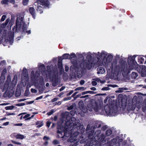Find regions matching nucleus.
<instances>
[{
    "label": "nucleus",
    "instance_id": "f257e3e1",
    "mask_svg": "<svg viewBox=\"0 0 146 146\" xmlns=\"http://www.w3.org/2000/svg\"><path fill=\"white\" fill-rule=\"evenodd\" d=\"M89 125H88L86 131L87 133L90 132L88 134L89 141L90 142L88 143L84 146H100L103 143L104 135L101 134V131L98 130L94 134V131L90 129Z\"/></svg>",
    "mask_w": 146,
    "mask_h": 146
},
{
    "label": "nucleus",
    "instance_id": "f03ea898",
    "mask_svg": "<svg viewBox=\"0 0 146 146\" xmlns=\"http://www.w3.org/2000/svg\"><path fill=\"white\" fill-rule=\"evenodd\" d=\"M135 56H131L128 57L127 62L129 67L127 68V65L125 63L121 65L119 67V71L121 72L123 76L125 75L126 73H128L130 71L138 67V65L135 60Z\"/></svg>",
    "mask_w": 146,
    "mask_h": 146
},
{
    "label": "nucleus",
    "instance_id": "7ed1b4c3",
    "mask_svg": "<svg viewBox=\"0 0 146 146\" xmlns=\"http://www.w3.org/2000/svg\"><path fill=\"white\" fill-rule=\"evenodd\" d=\"M93 109L95 112H98L99 114H103L104 113L103 104L96 102L95 101L88 104L87 108H83L82 110L84 113H85L87 111V110L92 111Z\"/></svg>",
    "mask_w": 146,
    "mask_h": 146
},
{
    "label": "nucleus",
    "instance_id": "20e7f679",
    "mask_svg": "<svg viewBox=\"0 0 146 146\" xmlns=\"http://www.w3.org/2000/svg\"><path fill=\"white\" fill-rule=\"evenodd\" d=\"M31 80L36 88L41 87V90L43 91V86L44 84V79L42 76H40V74L38 71H36L35 74L34 71H32Z\"/></svg>",
    "mask_w": 146,
    "mask_h": 146
},
{
    "label": "nucleus",
    "instance_id": "39448f33",
    "mask_svg": "<svg viewBox=\"0 0 146 146\" xmlns=\"http://www.w3.org/2000/svg\"><path fill=\"white\" fill-rule=\"evenodd\" d=\"M24 16L19 14L17 16L16 23V32H18L21 28L24 31L27 29V25L24 22Z\"/></svg>",
    "mask_w": 146,
    "mask_h": 146
},
{
    "label": "nucleus",
    "instance_id": "423d86ee",
    "mask_svg": "<svg viewBox=\"0 0 146 146\" xmlns=\"http://www.w3.org/2000/svg\"><path fill=\"white\" fill-rule=\"evenodd\" d=\"M48 74L46 73V76H50L51 80L52 85L53 86H56L59 83L58 77V73L57 70L51 72H48Z\"/></svg>",
    "mask_w": 146,
    "mask_h": 146
},
{
    "label": "nucleus",
    "instance_id": "0eeeda50",
    "mask_svg": "<svg viewBox=\"0 0 146 146\" xmlns=\"http://www.w3.org/2000/svg\"><path fill=\"white\" fill-rule=\"evenodd\" d=\"M92 55L93 56L94 55L96 57L98 58L100 56V53L99 52H98V53L97 54L93 53L92 54H91L90 52L88 53V54L87 55L86 57V58L88 60V62L86 63V65L84 64V68L86 67L88 69H90L93 66Z\"/></svg>",
    "mask_w": 146,
    "mask_h": 146
},
{
    "label": "nucleus",
    "instance_id": "6e6552de",
    "mask_svg": "<svg viewBox=\"0 0 146 146\" xmlns=\"http://www.w3.org/2000/svg\"><path fill=\"white\" fill-rule=\"evenodd\" d=\"M104 110L106 114L110 116L115 115L117 112L115 106H114L112 104L105 106L104 107Z\"/></svg>",
    "mask_w": 146,
    "mask_h": 146
},
{
    "label": "nucleus",
    "instance_id": "1a4fd4ad",
    "mask_svg": "<svg viewBox=\"0 0 146 146\" xmlns=\"http://www.w3.org/2000/svg\"><path fill=\"white\" fill-rule=\"evenodd\" d=\"M40 5L43 6L44 7H48L49 5V2L48 0H41ZM43 7L41 5L38 6L37 9V11L40 13H42Z\"/></svg>",
    "mask_w": 146,
    "mask_h": 146
},
{
    "label": "nucleus",
    "instance_id": "9d476101",
    "mask_svg": "<svg viewBox=\"0 0 146 146\" xmlns=\"http://www.w3.org/2000/svg\"><path fill=\"white\" fill-rule=\"evenodd\" d=\"M58 130H57V132L58 134H59L58 136L60 137L63 138L64 136L68 137L70 135V134L69 133L68 131L67 130H64V131L63 132L62 131V130H63V128L61 129H59L58 128Z\"/></svg>",
    "mask_w": 146,
    "mask_h": 146
},
{
    "label": "nucleus",
    "instance_id": "9b49d317",
    "mask_svg": "<svg viewBox=\"0 0 146 146\" xmlns=\"http://www.w3.org/2000/svg\"><path fill=\"white\" fill-rule=\"evenodd\" d=\"M45 66L43 64H42L39 66L38 68V69L39 71L42 72V74L43 76H44L45 74L46 75V73L47 74H48V72H51L52 71L50 70V67L49 66H47V70H46V71H45Z\"/></svg>",
    "mask_w": 146,
    "mask_h": 146
},
{
    "label": "nucleus",
    "instance_id": "f8f14e48",
    "mask_svg": "<svg viewBox=\"0 0 146 146\" xmlns=\"http://www.w3.org/2000/svg\"><path fill=\"white\" fill-rule=\"evenodd\" d=\"M70 141L71 143H74V144L72 145V146H76L77 143L78 142V140L76 139V137H74V138L72 137H70Z\"/></svg>",
    "mask_w": 146,
    "mask_h": 146
},
{
    "label": "nucleus",
    "instance_id": "ddd939ff",
    "mask_svg": "<svg viewBox=\"0 0 146 146\" xmlns=\"http://www.w3.org/2000/svg\"><path fill=\"white\" fill-rule=\"evenodd\" d=\"M23 75L25 77V78L26 81H28L29 80L28 75L27 73V69L25 68L23 69Z\"/></svg>",
    "mask_w": 146,
    "mask_h": 146
},
{
    "label": "nucleus",
    "instance_id": "4468645a",
    "mask_svg": "<svg viewBox=\"0 0 146 146\" xmlns=\"http://www.w3.org/2000/svg\"><path fill=\"white\" fill-rule=\"evenodd\" d=\"M109 65L111 68L112 69L113 68H116V70L118 68V67L116 66L117 62L115 60H113L112 63H110L108 64Z\"/></svg>",
    "mask_w": 146,
    "mask_h": 146
},
{
    "label": "nucleus",
    "instance_id": "2eb2a0df",
    "mask_svg": "<svg viewBox=\"0 0 146 146\" xmlns=\"http://www.w3.org/2000/svg\"><path fill=\"white\" fill-rule=\"evenodd\" d=\"M113 59L112 55L109 54H108L107 57L106 58V62L107 64L111 62Z\"/></svg>",
    "mask_w": 146,
    "mask_h": 146
},
{
    "label": "nucleus",
    "instance_id": "dca6fc26",
    "mask_svg": "<svg viewBox=\"0 0 146 146\" xmlns=\"http://www.w3.org/2000/svg\"><path fill=\"white\" fill-rule=\"evenodd\" d=\"M97 70L98 71L97 72L98 74H102L104 73L105 72V70L104 68L102 67L98 68Z\"/></svg>",
    "mask_w": 146,
    "mask_h": 146
},
{
    "label": "nucleus",
    "instance_id": "f3484780",
    "mask_svg": "<svg viewBox=\"0 0 146 146\" xmlns=\"http://www.w3.org/2000/svg\"><path fill=\"white\" fill-rule=\"evenodd\" d=\"M141 75L142 77H144L146 76V67L144 66L142 67Z\"/></svg>",
    "mask_w": 146,
    "mask_h": 146
},
{
    "label": "nucleus",
    "instance_id": "a211bd4d",
    "mask_svg": "<svg viewBox=\"0 0 146 146\" xmlns=\"http://www.w3.org/2000/svg\"><path fill=\"white\" fill-rule=\"evenodd\" d=\"M43 139L45 141L44 145L45 146L47 145L48 143V141L50 140V138L46 136H44L43 138Z\"/></svg>",
    "mask_w": 146,
    "mask_h": 146
},
{
    "label": "nucleus",
    "instance_id": "6ab92c4d",
    "mask_svg": "<svg viewBox=\"0 0 146 146\" xmlns=\"http://www.w3.org/2000/svg\"><path fill=\"white\" fill-rule=\"evenodd\" d=\"M29 11L30 13L32 15L34 19H35V9L33 7H30L29 9Z\"/></svg>",
    "mask_w": 146,
    "mask_h": 146
},
{
    "label": "nucleus",
    "instance_id": "aec40b11",
    "mask_svg": "<svg viewBox=\"0 0 146 146\" xmlns=\"http://www.w3.org/2000/svg\"><path fill=\"white\" fill-rule=\"evenodd\" d=\"M108 54L107 52L104 51H102L101 53V58L103 60L105 59Z\"/></svg>",
    "mask_w": 146,
    "mask_h": 146
},
{
    "label": "nucleus",
    "instance_id": "412c9836",
    "mask_svg": "<svg viewBox=\"0 0 146 146\" xmlns=\"http://www.w3.org/2000/svg\"><path fill=\"white\" fill-rule=\"evenodd\" d=\"M58 68L61 70L62 68V59L61 58H59L58 62Z\"/></svg>",
    "mask_w": 146,
    "mask_h": 146
},
{
    "label": "nucleus",
    "instance_id": "4be33fe9",
    "mask_svg": "<svg viewBox=\"0 0 146 146\" xmlns=\"http://www.w3.org/2000/svg\"><path fill=\"white\" fill-rule=\"evenodd\" d=\"M15 137L17 139H23L25 138V137L24 135L20 134L17 135L15 136Z\"/></svg>",
    "mask_w": 146,
    "mask_h": 146
},
{
    "label": "nucleus",
    "instance_id": "5701e85b",
    "mask_svg": "<svg viewBox=\"0 0 146 146\" xmlns=\"http://www.w3.org/2000/svg\"><path fill=\"white\" fill-rule=\"evenodd\" d=\"M36 124L37 125L36 127L37 128H39L43 125V123L42 121H37L36 122Z\"/></svg>",
    "mask_w": 146,
    "mask_h": 146
},
{
    "label": "nucleus",
    "instance_id": "b1692460",
    "mask_svg": "<svg viewBox=\"0 0 146 146\" xmlns=\"http://www.w3.org/2000/svg\"><path fill=\"white\" fill-rule=\"evenodd\" d=\"M70 58L71 60H75L76 59V56L74 54H72L70 56Z\"/></svg>",
    "mask_w": 146,
    "mask_h": 146
},
{
    "label": "nucleus",
    "instance_id": "393cba45",
    "mask_svg": "<svg viewBox=\"0 0 146 146\" xmlns=\"http://www.w3.org/2000/svg\"><path fill=\"white\" fill-rule=\"evenodd\" d=\"M17 76L16 75L14 76L12 81V84H16L17 83Z\"/></svg>",
    "mask_w": 146,
    "mask_h": 146
},
{
    "label": "nucleus",
    "instance_id": "a878e982",
    "mask_svg": "<svg viewBox=\"0 0 146 146\" xmlns=\"http://www.w3.org/2000/svg\"><path fill=\"white\" fill-rule=\"evenodd\" d=\"M138 61L140 62L141 64H143L144 62V59L143 57L139 56L138 57Z\"/></svg>",
    "mask_w": 146,
    "mask_h": 146
},
{
    "label": "nucleus",
    "instance_id": "bb28decb",
    "mask_svg": "<svg viewBox=\"0 0 146 146\" xmlns=\"http://www.w3.org/2000/svg\"><path fill=\"white\" fill-rule=\"evenodd\" d=\"M137 76V74L136 72H132L131 74V77L133 79H135Z\"/></svg>",
    "mask_w": 146,
    "mask_h": 146
},
{
    "label": "nucleus",
    "instance_id": "cd10ccee",
    "mask_svg": "<svg viewBox=\"0 0 146 146\" xmlns=\"http://www.w3.org/2000/svg\"><path fill=\"white\" fill-rule=\"evenodd\" d=\"M70 55L68 54H65L63 55L62 59H67L70 58Z\"/></svg>",
    "mask_w": 146,
    "mask_h": 146
},
{
    "label": "nucleus",
    "instance_id": "c85d7f7f",
    "mask_svg": "<svg viewBox=\"0 0 146 146\" xmlns=\"http://www.w3.org/2000/svg\"><path fill=\"white\" fill-rule=\"evenodd\" d=\"M15 106H7L5 107V109L6 110H12Z\"/></svg>",
    "mask_w": 146,
    "mask_h": 146
},
{
    "label": "nucleus",
    "instance_id": "c756f323",
    "mask_svg": "<svg viewBox=\"0 0 146 146\" xmlns=\"http://www.w3.org/2000/svg\"><path fill=\"white\" fill-rule=\"evenodd\" d=\"M112 133V131L110 129H108L106 132V135L107 136H109Z\"/></svg>",
    "mask_w": 146,
    "mask_h": 146
},
{
    "label": "nucleus",
    "instance_id": "7c9ffc66",
    "mask_svg": "<svg viewBox=\"0 0 146 146\" xmlns=\"http://www.w3.org/2000/svg\"><path fill=\"white\" fill-rule=\"evenodd\" d=\"M90 93L91 94H92L93 93V91H85V92H82V95H84V94H88V93Z\"/></svg>",
    "mask_w": 146,
    "mask_h": 146
},
{
    "label": "nucleus",
    "instance_id": "2f4dec72",
    "mask_svg": "<svg viewBox=\"0 0 146 146\" xmlns=\"http://www.w3.org/2000/svg\"><path fill=\"white\" fill-rule=\"evenodd\" d=\"M86 88L84 87H79L76 88L75 90V91H77L82 90H84Z\"/></svg>",
    "mask_w": 146,
    "mask_h": 146
},
{
    "label": "nucleus",
    "instance_id": "473e14b6",
    "mask_svg": "<svg viewBox=\"0 0 146 146\" xmlns=\"http://www.w3.org/2000/svg\"><path fill=\"white\" fill-rule=\"evenodd\" d=\"M1 3L3 4H8V2L7 0H3L1 1Z\"/></svg>",
    "mask_w": 146,
    "mask_h": 146
},
{
    "label": "nucleus",
    "instance_id": "72a5a7b5",
    "mask_svg": "<svg viewBox=\"0 0 146 146\" xmlns=\"http://www.w3.org/2000/svg\"><path fill=\"white\" fill-rule=\"evenodd\" d=\"M97 125H96L94 126V127H93V128L94 129L96 128L97 127H98V128L100 127H101V125L100 124H99L98 123H97Z\"/></svg>",
    "mask_w": 146,
    "mask_h": 146
},
{
    "label": "nucleus",
    "instance_id": "f704fd0d",
    "mask_svg": "<svg viewBox=\"0 0 146 146\" xmlns=\"http://www.w3.org/2000/svg\"><path fill=\"white\" fill-rule=\"evenodd\" d=\"M11 141L12 143H13L14 144H16L20 145L21 144V143L20 142H17V141H14V140H12Z\"/></svg>",
    "mask_w": 146,
    "mask_h": 146
},
{
    "label": "nucleus",
    "instance_id": "c9c22d12",
    "mask_svg": "<svg viewBox=\"0 0 146 146\" xmlns=\"http://www.w3.org/2000/svg\"><path fill=\"white\" fill-rule=\"evenodd\" d=\"M6 17V15H3L1 20V21H3L5 19Z\"/></svg>",
    "mask_w": 146,
    "mask_h": 146
},
{
    "label": "nucleus",
    "instance_id": "e433bc0d",
    "mask_svg": "<svg viewBox=\"0 0 146 146\" xmlns=\"http://www.w3.org/2000/svg\"><path fill=\"white\" fill-rule=\"evenodd\" d=\"M52 143L54 144L57 145L59 144V142L58 140H55L53 141L52 142Z\"/></svg>",
    "mask_w": 146,
    "mask_h": 146
},
{
    "label": "nucleus",
    "instance_id": "4c0bfd02",
    "mask_svg": "<svg viewBox=\"0 0 146 146\" xmlns=\"http://www.w3.org/2000/svg\"><path fill=\"white\" fill-rule=\"evenodd\" d=\"M25 104L24 103H22L20 104H16V106H24Z\"/></svg>",
    "mask_w": 146,
    "mask_h": 146
},
{
    "label": "nucleus",
    "instance_id": "58836bf2",
    "mask_svg": "<svg viewBox=\"0 0 146 146\" xmlns=\"http://www.w3.org/2000/svg\"><path fill=\"white\" fill-rule=\"evenodd\" d=\"M31 92L33 93H36L37 92V90L35 89L31 88Z\"/></svg>",
    "mask_w": 146,
    "mask_h": 146
},
{
    "label": "nucleus",
    "instance_id": "ea45409f",
    "mask_svg": "<svg viewBox=\"0 0 146 146\" xmlns=\"http://www.w3.org/2000/svg\"><path fill=\"white\" fill-rule=\"evenodd\" d=\"M94 80H95L96 82H100L101 83H102V81L99 78H96L94 79Z\"/></svg>",
    "mask_w": 146,
    "mask_h": 146
},
{
    "label": "nucleus",
    "instance_id": "a19ab883",
    "mask_svg": "<svg viewBox=\"0 0 146 146\" xmlns=\"http://www.w3.org/2000/svg\"><path fill=\"white\" fill-rule=\"evenodd\" d=\"M28 0H23V3L24 5H26L28 3Z\"/></svg>",
    "mask_w": 146,
    "mask_h": 146
},
{
    "label": "nucleus",
    "instance_id": "79ce46f5",
    "mask_svg": "<svg viewBox=\"0 0 146 146\" xmlns=\"http://www.w3.org/2000/svg\"><path fill=\"white\" fill-rule=\"evenodd\" d=\"M110 89L108 87H105L102 88V90H108Z\"/></svg>",
    "mask_w": 146,
    "mask_h": 146
},
{
    "label": "nucleus",
    "instance_id": "37998d69",
    "mask_svg": "<svg viewBox=\"0 0 146 146\" xmlns=\"http://www.w3.org/2000/svg\"><path fill=\"white\" fill-rule=\"evenodd\" d=\"M54 112V111L53 110H52L50 112L47 113V114L48 115H51Z\"/></svg>",
    "mask_w": 146,
    "mask_h": 146
},
{
    "label": "nucleus",
    "instance_id": "c03bdc74",
    "mask_svg": "<svg viewBox=\"0 0 146 146\" xmlns=\"http://www.w3.org/2000/svg\"><path fill=\"white\" fill-rule=\"evenodd\" d=\"M107 128V126L105 125L103 126L102 127V130H105Z\"/></svg>",
    "mask_w": 146,
    "mask_h": 146
},
{
    "label": "nucleus",
    "instance_id": "a18cd8bd",
    "mask_svg": "<svg viewBox=\"0 0 146 146\" xmlns=\"http://www.w3.org/2000/svg\"><path fill=\"white\" fill-rule=\"evenodd\" d=\"M51 122L50 121H48L46 122V125L48 127H49L50 126Z\"/></svg>",
    "mask_w": 146,
    "mask_h": 146
},
{
    "label": "nucleus",
    "instance_id": "49530a36",
    "mask_svg": "<svg viewBox=\"0 0 146 146\" xmlns=\"http://www.w3.org/2000/svg\"><path fill=\"white\" fill-rule=\"evenodd\" d=\"M92 83L93 86H95L97 85V82L95 80L92 81Z\"/></svg>",
    "mask_w": 146,
    "mask_h": 146
},
{
    "label": "nucleus",
    "instance_id": "de8ad7c7",
    "mask_svg": "<svg viewBox=\"0 0 146 146\" xmlns=\"http://www.w3.org/2000/svg\"><path fill=\"white\" fill-rule=\"evenodd\" d=\"M10 21V19H7L5 21V23H4V24H5V25H7L8 22L9 21Z\"/></svg>",
    "mask_w": 146,
    "mask_h": 146
},
{
    "label": "nucleus",
    "instance_id": "09e8293b",
    "mask_svg": "<svg viewBox=\"0 0 146 146\" xmlns=\"http://www.w3.org/2000/svg\"><path fill=\"white\" fill-rule=\"evenodd\" d=\"M10 21V19H7L5 21V23H4V24H5V25H7L8 22L9 21Z\"/></svg>",
    "mask_w": 146,
    "mask_h": 146
},
{
    "label": "nucleus",
    "instance_id": "8fccbe9b",
    "mask_svg": "<svg viewBox=\"0 0 146 146\" xmlns=\"http://www.w3.org/2000/svg\"><path fill=\"white\" fill-rule=\"evenodd\" d=\"M22 125L23 124L21 123H16L14 125L15 126H22Z\"/></svg>",
    "mask_w": 146,
    "mask_h": 146
},
{
    "label": "nucleus",
    "instance_id": "3c124183",
    "mask_svg": "<svg viewBox=\"0 0 146 146\" xmlns=\"http://www.w3.org/2000/svg\"><path fill=\"white\" fill-rule=\"evenodd\" d=\"M74 92V91L73 90H72L71 91L69 92L67 94V96H69L73 92Z\"/></svg>",
    "mask_w": 146,
    "mask_h": 146
},
{
    "label": "nucleus",
    "instance_id": "603ef678",
    "mask_svg": "<svg viewBox=\"0 0 146 146\" xmlns=\"http://www.w3.org/2000/svg\"><path fill=\"white\" fill-rule=\"evenodd\" d=\"M71 99V97H70L68 98H65L64 99V100L65 101H67L68 100H70Z\"/></svg>",
    "mask_w": 146,
    "mask_h": 146
},
{
    "label": "nucleus",
    "instance_id": "864d4df0",
    "mask_svg": "<svg viewBox=\"0 0 146 146\" xmlns=\"http://www.w3.org/2000/svg\"><path fill=\"white\" fill-rule=\"evenodd\" d=\"M4 86H5V87H4V89H5V90L7 89L8 87V84H7L6 83H5L4 85Z\"/></svg>",
    "mask_w": 146,
    "mask_h": 146
},
{
    "label": "nucleus",
    "instance_id": "5fc2aeb1",
    "mask_svg": "<svg viewBox=\"0 0 146 146\" xmlns=\"http://www.w3.org/2000/svg\"><path fill=\"white\" fill-rule=\"evenodd\" d=\"M30 116V114H27L26 115L23 117L24 119L27 118H28Z\"/></svg>",
    "mask_w": 146,
    "mask_h": 146
},
{
    "label": "nucleus",
    "instance_id": "6e6d98bb",
    "mask_svg": "<svg viewBox=\"0 0 146 146\" xmlns=\"http://www.w3.org/2000/svg\"><path fill=\"white\" fill-rule=\"evenodd\" d=\"M85 81L84 80H82L80 81V85H83L85 83Z\"/></svg>",
    "mask_w": 146,
    "mask_h": 146
},
{
    "label": "nucleus",
    "instance_id": "4d7b16f0",
    "mask_svg": "<svg viewBox=\"0 0 146 146\" xmlns=\"http://www.w3.org/2000/svg\"><path fill=\"white\" fill-rule=\"evenodd\" d=\"M9 3V2H10L11 3H14L15 2V1L14 0H7Z\"/></svg>",
    "mask_w": 146,
    "mask_h": 146
},
{
    "label": "nucleus",
    "instance_id": "13d9d810",
    "mask_svg": "<svg viewBox=\"0 0 146 146\" xmlns=\"http://www.w3.org/2000/svg\"><path fill=\"white\" fill-rule=\"evenodd\" d=\"M15 115V113H9L7 114V115Z\"/></svg>",
    "mask_w": 146,
    "mask_h": 146
},
{
    "label": "nucleus",
    "instance_id": "bf43d9fd",
    "mask_svg": "<svg viewBox=\"0 0 146 146\" xmlns=\"http://www.w3.org/2000/svg\"><path fill=\"white\" fill-rule=\"evenodd\" d=\"M65 88V87L64 86H62L61 87V88H60L59 90L60 92L64 90Z\"/></svg>",
    "mask_w": 146,
    "mask_h": 146
},
{
    "label": "nucleus",
    "instance_id": "052dcab7",
    "mask_svg": "<svg viewBox=\"0 0 146 146\" xmlns=\"http://www.w3.org/2000/svg\"><path fill=\"white\" fill-rule=\"evenodd\" d=\"M6 25L4 23L1 25V27L2 28H4L5 27Z\"/></svg>",
    "mask_w": 146,
    "mask_h": 146
},
{
    "label": "nucleus",
    "instance_id": "680f3d73",
    "mask_svg": "<svg viewBox=\"0 0 146 146\" xmlns=\"http://www.w3.org/2000/svg\"><path fill=\"white\" fill-rule=\"evenodd\" d=\"M43 98V96H41L39 97H37V98H36V100H40V99H41L42 98Z\"/></svg>",
    "mask_w": 146,
    "mask_h": 146
},
{
    "label": "nucleus",
    "instance_id": "e2e57ef3",
    "mask_svg": "<svg viewBox=\"0 0 146 146\" xmlns=\"http://www.w3.org/2000/svg\"><path fill=\"white\" fill-rule=\"evenodd\" d=\"M64 115H66V116H68L69 115V112H66L65 113H64Z\"/></svg>",
    "mask_w": 146,
    "mask_h": 146
},
{
    "label": "nucleus",
    "instance_id": "0e129e2a",
    "mask_svg": "<svg viewBox=\"0 0 146 146\" xmlns=\"http://www.w3.org/2000/svg\"><path fill=\"white\" fill-rule=\"evenodd\" d=\"M86 55L85 52H84L82 54L80 55V57H83V56L85 55Z\"/></svg>",
    "mask_w": 146,
    "mask_h": 146
},
{
    "label": "nucleus",
    "instance_id": "69168bd1",
    "mask_svg": "<svg viewBox=\"0 0 146 146\" xmlns=\"http://www.w3.org/2000/svg\"><path fill=\"white\" fill-rule=\"evenodd\" d=\"M58 98H54L52 100V102H54L58 100Z\"/></svg>",
    "mask_w": 146,
    "mask_h": 146
},
{
    "label": "nucleus",
    "instance_id": "338daca9",
    "mask_svg": "<svg viewBox=\"0 0 146 146\" xmlns=\"http://www.w3.org/2000/svg\"><path fill=\"white\" fill-rule=\"evenodd\" d=\"M78 104L79 105H80V104H81V105H82V104H83V101H80L78 103Z\"/></svg>",
    "mask_w": 146,
    "mask_h": 146
},
{
    "label": "nucleus",
    "instance_id": "774afa93",
    "mask_svg": "<svg viewBox=\"0 0 146 146\" xmlns=\"http://www.w3.org/2000/svg\"><path fill=\"white\" fill-rule=\"evenodd\" d=\"M9 124V122H6L4 123L3 124V125H8Z\"/></svg>",
    "mask_w": 146,
    "mask_h": 146
}]
</instances>
